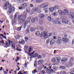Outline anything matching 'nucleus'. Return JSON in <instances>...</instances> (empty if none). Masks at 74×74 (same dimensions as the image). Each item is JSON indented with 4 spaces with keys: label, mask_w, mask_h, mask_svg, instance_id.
Wrapping results in <instances>:
<instances>
[{
    "label": "nucleus",
    "mask_w": 74,
    "mask_h": 74,
    "mask_svg": "<svg viewBox=\"0 0 74 74\" xmlns=\"http://www.w3.org/2000/svg\"><path fill=\"white\" fill-rule=\"evenodd\" d=\"M12 22L13 23H12L13 24L14 23H16V20H12Z\"/></svg>",
    "instance_id": "59"
},
{
    "label": "nucleus",
    "mask_w": 74,
    "mask_h": 74,
    "mask_svg": "<svg viewBox=\"0 0 74 74\" xmlns=\"http://www.w3.org/2000/svg\"><path fill=\"white\" fill-rule=\"evenodd\" d=\"M61 42H62L57 40V44H60V43H61Z\"/></svg>",
    "instance_id": "39"
},
{
    "label": "nucleus",
    "mask_w": 74,
    "mask_h": 74,
    "mask_svg": "<svg viewBox=\"0 0 74 74\" xmlns=\"http://www.w3.org/2000/svg\"><path fill=\"white\" fill-rule=\"evenodd\" d=\"M19 1H20V3H22L23 2V0H18Z\"/></svg>",
    "instance_id": "58"
},
{
    "label": "nucleus",
    "mask_w": 74,
    "mask_h": 74,
    "mask_svg": "<svg viewBox=\"0 0 74 74\" xmlns=\"http://www.w3.org/2000/svg\"><path fill=\"white\" fill-rule=\"evenodd\" d=\"M30 6L31 8H32L34 7V5L32 4H30Z\"/></svg>",
    "instance_id": "54"
},
{
    "label": "nucleus",
    "mask_w": 74,
    "mask_h": 74,
    "mask_svg": "<svg viewBox=\"0 0 74 74\" xmlns=\"http://www.w3.org/2000/svg\"><path fill=\"white\" fill-rule=\"evenodd\" d=\"M36 34L37 36H39V35H40V33L39 32H36Z\"/></svg>",
    "instance_id": "29"
},
{
    "label": "nucleus",
    "mask_w": 74,
    "mask_h": 74,
    "mask_svg": "<svg viewBox=\"0 0 74 74\" xmlns=\"http://www.w3.org/2000/svg\"><path fill=\"white\" fill-rule=\"evenodd\" d=\"M15 8L12 7L11 9L9 10V14H11V12L12 13H14L15 12Z\"/></svg>",
    "instance_id": "6"
},
{
    "label": "nucleus",
    "mask_w": 74,
    "mask_h": 74,
    "mask_svg": "<svg viewBox=\"0 0 74 74\" xmlns=\"http://www.w3.org/2000/svg\"><path fill=\"white\" fill-rule=\"evenodd\" d=\"M34 66H37V62L36 61L34 63Z\"/></svg>",
    "instance_id": "55"
},
{
    "label": "nucleus",
    "mask_w": 74,
    "mask_h": 74,
    "mask_svg": "<svg viewBox=\"0 0 74 74\" xmlns=\"http://www.w3.org/2000/svg\"><path fill=\"white\" fill-rule=\"evenodd\" d=\"M41 1H42V0H36V3H40Z\"/></svg>",
    "instance_id": "34"
},
{
    "label": "nucleus",
    "mask_w": 74,
    "mask_h": 74,
    "mask_svg": "<svg viewBox=\"0 0 74 74\" xmlns=\"http://www.w3.org/2000/svg\"><path fill=\"white\" fill-rule=\"evenodd\" d=\"M65 66H66V67H69V66H70V65H69V63L66 64H65Z\"/></svg>",
    "instance_id": "40"
},
{
    "label": "nucleus",
    "mask_w": 74,
    "mask_h": 74,
    "mask_svg": "<svg viewBox=\"0 0 74 74\" xmlns=\"http://www.w3.org/2000/svg\"><path fill=\"white\" fill-rule=\"evenodd\" d=\"M24 66L25 67L27 68V63H25V64L24 65Z\"/></svg>",
    "instance_id": "46"
},
{
    "label": "nucleus",
    "mask_w": 74,
    "mask_h": 74,
    "mask_svg": "<svg viewBox=\"0 0 74 74\" xmlns=\"http://www.w3.org/2000/svg\"><path fill=\"white\" fill-rule=\"evenodd\" d=\"M30 7L28 6L26 8V11L27 12L29 13L30 11Z\"/></svg>",
    "instance_id": "19"
},
{
    "label": "nucleus",
    "mask_w": 74,
    "mask_h": 74,
    "mask_svg": "<svg viewBox=\"0 0 74 74\" xmlns=\"http://www.w3.org/2000/svg\"><path fill=\"white\" fill-rule=\"evenodd\" d=\"M49 41H50V39H49L47 40L46 41V42L47 43H49Z\"/></svg>",
    "instance_id": "53"
},
{
    "label": "nucleus",
    "mask_w": 74,
    "mask_h": 74,
    "mask_svg": "<svg viewBox=\"0 0 74 74\" xmlns=\"http://www.w3.org/2000/svg\"><path fill=\"white\" fill-rule=\"evenodd\" d=\"M55 9L56 10H57V9H58V6L57 5L55 6L54 7V9Z\"/></svg>",
    "instance_id": "41"
},
{
    "label": "nucleus",
    "mask_w": 74,
    "mask_h": 74,
    "mask_svg": "<svg viewBox=\"0 0 74 74\" xmlns=\"http://www.w3.org/2000/svg\"><path fill=\"white\" fill-rule=\"evenodd\" d=\"M27 15V14L26 13L25 15L23 14L21 15L19 17H18V20H21V19H25L26 18V15Z\"/></svg>",
    "instance_id": "5"
},
{
    "label": "nucleus",
    "mask_w": 74,
    "mask_h": 74,
    "mask_svg": "<svg viewBox=\"0 0 74 74\" xmlns=\"http://www.w3.org/2000/svg\"><path fill=\"white\" fill-rule=\"evenodd\" d=\"M25 40L26 41H28V37H25Z\"/></svg>",
    "instance_id": "45"
},
{
    "label": "nucleus",
    "mask_w": 74,
    "mask_h": 74,
    "mask_svg": "<svg viewBox=\"0 0 74 74\" xmlns=\"http://www.w3.org/2000/svg\"><path fill=\"white\" fill-rule=\"evenodd\" d=\"M40 29L41 30H43V29H44V28L42 27H41L40 28Z\"/></svg>",
    "instance_id": "61"
},
{
    "label": "nucleus",
    "mask_w": 74,
    "mask_h": 74,
    "mask_svg": "<svg viewBox=\"0 0 74 74\" xmlns=\"http://www.w3.org/2000/svg\"><path fill=\"white\" fill-rule=\"evenodd\" d=\"M47 69V70L46 71V72L48 73H53L55 71L53 69L48 70V69Z\"/></svg>",
    "instance_id": "8"
},
{
    "label": "nucleus",
    "mask_w": 74,
    "mask_h": 74,
    "mask_svg": "<svg viewBox=\"0 0 74 74\" xmlns=\"http://www.w3.org/2000/svg\"><path fill=\"white\" fill-rule=\"evenodd\" d=\"M47 19L48 20H49V21H52V18L50 16L48 17Z\"/></svg>",
    "instance_id": "33"
},
{
    "label": "nucleus",
    "mask_w": 74,
    "mask_h": 74,
    "mask_svg": "<svg viewBox=\"0 0 74 74\" xmlns=\"http://www.w3.org/2000/svg\"><path fill=\"white\" fill-rule=\"evenodd\" d=\"M23 8L22 7H19V10H22Z\"/></svg>",
    "instance_id": "64"
},
{
    "label": "nucleus",
    "mask_w": 74,
    "mask_h": 74,
    "mask_svg": "<svg viewBox=\"0 0 74 74\" xmlns=\"http://www.w3.org/2000/svg\"><path fill=\"white\" fill-rule=\"evenodd\" d=\"M61 74H66V71H63L62 72H61Z\"/></svg>",
    "instance_id": "47"
},
{
    "label": "nucleus",
    "mask_w": 74,
    "mask_h": 74,
    "mask_svg": "<svg viewBox=\"0 0 74 74\" xmlns=\"http://www.w3.org/2000/svg\"><path fill=\"white\" fill-rule=\"evenodd\" d=\"M35 30V29H34V28L32 27L30 28V31L31 32H33V31Z\"/></svg>",
    "instance_id": "32"
},
{
    "label": "nucleus",
    "mask_w": 74,
    "mask_h": 74,
    "mask_svg": "<svg viewBox=\"0 0 74 74\" xmlns=\"http://www.w3.org/2000/svg\"><path fill=\"white\" fill-rule=\"evenodd\" d=\"M16 37L17 38H20L21 37V36L19 35H17L16 36Z\"/></svg>",
    "instance_id": "57"
},
{
    "label": "nucleus",
    "mask_w": 74,
    "mask_h": 74,
    "mask_svg": "<svg viewBox=\"0 0 74 74\" xmlns=\"http://www.w3.org/2000/svg\"><path fill=\"white\" fill-rule=\"evenodd\" d=\"M18 17H19V13L16 12L15 14V15L14 16V19L15 20L16 19H17L18 18Z\"/></svg>",
    "instance_id": "7"
},
{
    "label": "nucleus",
    "mask_w": 74,
    "mask_h": 74,
    "mask_svg": "<svg viewBox=\"0 0 74 74\" xmlns=\"http://www.w3.org/2000/svg\"><path fill=\"white\" fill-rule=\"evenodd\" d=\"M48 5V3H44L42 4L41 6V7L43 8L44 10H47V6Z\"/></svg>",
    "instance_id": "4"
},
{
    "label": "nucleus",
    "mask_w": 74,
    "mask_h": 74,
    "mask_svg": "<svg viewBox=\"0 0 74 74\" xmlns=\"http://www.w3.org/2000/svg\"><path fill=\"white\" fill-rule=\"evenodd\" d=\"M57 40L58 41H61L62 42V38L60 37H58L57 38Z\"/></svg>",
    "instance_id": "35"
},
{
    "label": "nucleus",
    "mask_w": 74,
    "mask_h": 74,
    "mask_svg": "<svg viewBox=\"0 0 74 74\" xmlns=\"http://www.w3.org/2000/svg\"><path fill=\"white\" fill-rule=\"evenodd\" d=\"M37 72V71L36 69H34L33 71H32V73L33 74H34V73H36Z\"/></svg>",
    "instance_id": "44"
},
{
    "label": "nucleus",
    "mask_w": 74,
    "mask_h": 74,
    "mask_svg": "<svg viewBox=\"0 0 74 74\" xmlns=\"http://www.w3.org/2000/svg\"><path fill=\"white\" fill-rule=\"evenodd\" d=\"M58 12L60 14V15H64V13L63 12L60 10H58Z\"/></svg>",
    "instance_id": "14"
},
{
    "label": "nucleus",
    "mask_w": 74,
    "mask_h": 74,
    "mask_svg": "<svg viewBox=\"0 0 74 74\" xmlns=\"http://www.w3.org/2000/svg\"><path fill=\"white\" fill-rule=\"evenodd\" d=\"M40 37H44V39L46 40L48 37V33L46 31L44 32H42L41 34Z\"/></svg>",
    "instance_id": "2"
},
{
    "label": "nucleus",
    "mask_w": 74,
    "mask_h": 74,
    "mask_svg": "<svg viewBox=\"0 0 74 74\" xmlns=\"http://www.w3.org/2000/svg\"><path fill=\"white\" fill-rule=\"evenodd\" d=\"M56 19H55L54 21H53V22L55 23L56 24H60L61 23L59 21H57L55 20Z\"/></svg>",
    "instance_id": "17"
},
{
    "label": "nucleus",
    "mask_w": 74,
    "mask_h": 74,
    "mask_svg": "<svg viewBox=\"0 0 74 74\" xmlns=\"http://www.w3.org/2000/svg\"><path fill=\"white\" fill-rule=\"evenodd\" d=\"M43 63H44V60H40L38 61V63L39 64H42Z\"/></svg>",
    "instance_id": "13"
},
{
    "label": "nucleus",
    "mask_w": 74,
    "mask_h": 74,
    "mask_svg": "<svg viewBox=\"0 0 74 74\" xmlns=\"http://www.w3.org/2000/svg\"><path fill=\"white\" fill-rule=\"evenodd\" d=\"M5 45L6 46H7L8 47L9 46V44H8V43L7 42H6V43H5Z\"/></svg>",
    "instance_id": "42"
},
{
    "label": "nucleus",
    "mask_w": 74,
    "mask_h": 74,
    "mask_svg": "<svg viewBox=\"0 0 74 74\" xmlns=\"http://www.w3.org/2000/svg\"><path fill=\"white\" fill-rule=\"evenodd\" d=\"M61 69H65L66 68H65V67L63 66H62L61 67Z\"/></svg>",
    "instance_id": "50"
},
{
    "label": "nucleus",
    "mask_w": 74,
    "mask_h": 74,
    "mask_svg": "<svg viewBox=\"0 0 74 74\" xmlns=\"http://www.w3.org/2000/svg\"><path fill=\"white\" fill-rule=\"evenodd\" d=\"M36 21V18H32L31 19V22L32 23H34Z\"/></svg>",
    "instance_id": "22"
},
{
    "label": "nucleus",
    "mask_w": 74,
    "mask_h": 74,
    "mask_svg": "<svg viewBox=\"0 0 74 74\" xmlns=\"http://www.w3.org/2000/svg\"><path fill=\"white\" fill-rule=\"evenodd\" d=\"M39 17L40 18H44L45 17V14H40L39 15Z\"/></svg>",
    "instance_id": "10"
},
{
    "label": "nucleus",
    "mask_w": 74,
    "mask_h": 74,
    "mask_svg": "<svg viewBox=\"0 0 74 74\" xmlns=\"http://www.w3.org/2000/svg\"><path fill=\"white\" fill-rule=\"evenodd\" d=\"M49 10H50L51 12H53L54 10V8L53 7H51L49 8Z\"/></svg>",
    "instance_id": "24"
},
{
    "label": "nucleus",
    "mask_w": 74,
    "mask_h": 74,
    "mask_svg": "<svg viewBox=\"0 0 74 74\" xmlns=\"http://www.w3.org/2000/svg\"><path fill=\"white\" fill-rule=\"evenodd\" d=\"M29 52H31V51H33V48L31 46L29 47Z\"/></svg>",
    "instance_id": "30"
},
{
    "label": "nucleus",
    "mask_w": 74,
    "mask_h": 74,
    "mask_svg": "<svg viewBox=\"0 0 74 74\" xmlns=\"http://www.w3.org/2000/svg\"><path fill=\"white\" fill-rule=\"evenodd\" d=\"M31 18L30 17H29L28 18V22H30V20Z\"/></svg>",
    "instance_id": "60"
},
{
    "label": "nucleus",
    "mask_w": 74,
    "mask_h": 74,
    "mask_svg": "<svg viewBox=\"0 0 74 74\" xmlns=\"http://www.w3.org/2000/svg\"><path fill=\"white\" fill-rule=\"evenodd\" d=\"M69 39L67 38H63L62 39V41L63 42H67L69 41Z\"/></svg>",
    "instance_id": "9"
},
{
    "label": "nucleus",
    "mask_w": 74,
    "mask_h": 74,
    "mask_svg": "<svg viewBox=\"0 0 74 74\" xmlns=\"http://www.w3.org/2000/svg\"><path fill=\"white\" fill-rule=\"evenodd\" d=\"M34 51L33 52L29 54L30 56L32 57V58H35L36 57H37L38 58H42L41 56L38 55V54L36 53H34Z\"/></svg>",
    "instance_id": "1"
},
{
    "label": "nucleus",
    "mask_w": 74,
    "mask_h": 74,
    "mask_svg": "<svg viewBox=\"0 0 74 74\" xmlns=\"http://www.w3.org/2000/svg\"><path fill=\"white\" fill-rule=\"evenodd\" d=\"M8 41H9V43L10 45H11V43H12V41H10L9 39L8 40Z\"/></svg>",
    "instance_id": "49"
},
{
    "label": "nucleus",
    "mask_w": 74,
    "mask_h": 74,
    "mask_svg": "<svg viewBox=\"0 0 74 74\" xmlns=\"http://www.w3.org/2000/svg\"><path fill=\"white\" fill-rule=\"evenodd\" d=\"M55 42V40L54 39H52L51 40L50 42L51 45H53Z\"/></svg>",
    "instance_id": "11"
},
{
    "label": "nucleus",
    "mask_w": 74,
    "mask_h": 74,
    "mask_svg": "<svg viewBox=\"0 0 74 74\" xmlns=\"http://www.w3.org/2000/svg\"><path fill=\"white\" fill-rule=\"evenodd\" d=\"M25 21V20L23 19H21L20 20L18 21L19 23L20 24H22L23 23V22Z\"/></svg>",
    "instance_id": "18"
},
{
    "label": "nucleus",
    "mask_w": 74,
    "mask_h": 74,
    "mask_svg": "<svg viewBox=\"0 0 74 74\" xmlns=\"http://www.w3.org/2000/svg\"><path fill=\"white\" fill-rule=\"evenodd\" d=\"M61 59V58L60 57H58L57 58V60L58 61H60Z\"/></svg>",
    "instance_id": "36"
},
{
    "label": "nucleus",
    "mask_w": 74,
    "mask_h": 74,
    "mask_svg": "<svg viewBox=\"0 0 74 74\" xmlns=\"http://www.w3.org/2000/svg\"><path fill=\"white\" fill-rule=\"evenodd\" d=\"M8 7L9 8V10L12 8L11 5L10 4H9V3L8 2H7L6 3H4V8L5 9H7Z\"/></svg>",
    "instance_id": "3"
},
{
    "label": "nucleus",
    "mask_w": 74,
    "mask_h": 74,
    "mask_svg": "<svg viewBox=\"0 0 74 74\" xmlns=\"http://www.w3.org/2000/svg\"><path fill=\"white\" fill-rule=\"evenodd\" d=\"M67 59L66 58H63L61 60L62 62H66Z\"/></svg>",
    "instance_id": "16"
},
{
    "label": "nucleus",
    "mask_w": 74,
    "mask_h": 74,
    "mask_svg": "<svg viewBox=\"0 0 74 74\" xmlns=\"http://www.w3.org/2000/svg\"><path fill=\"white\" fill-rule=\"evenodd\" d=\"M69 66H71V65H73V64H74V62H72L71 61H69Z\"/></svg>",
    "instance_id": "23"
},
{
    "label": "nucleus",
    "mask_w": 74,
    "mask_h": 74,
    "mask_svg": "<svg viewBox=\"0 0 74 74\" xmlns=\"http://www.w3.org/2000/svg\"><path fill=\"white\" fill-rule=\"evenodd\" d=\"M19 44H21L22 45H23V44H25V41L23 40H22L21 41V42H19Z\"/></svg>",
    "instance_id": "25"
},
{
    "label": "nucleus",
    "mask_w": 74,
    "mask_h": 74,
    "mask_svg": "<svg viewBox=\"0 0 74 74\" xmlns=\"http://www.w3.org/2000/svg\"><path fill=\"white\" fill-rule=\"evenodd\" d=\"M22 27V26H20V27H18L17 29V30L18 31H20V30H21Z\"/></svg>",
    "instance_id": "37"
},
{
    "label": "nucleus",
    "mask_w": 74,
    "mask_h": 74,
    "mask_svg": "<svg viewBox=\"0 0 74 74\" xmlns=\"http://www.w3.org/2000/svg\"><path fill=\"white\" fill-rule=\"evenodd\" d=\"M24 48H25V49H27L28 48H29V46L25 45L24 46Z\"/></svg>",
    "instance_id": "48"
},
{
    "label": "nucleus",
    "mask_w": 74,
    "mask_h": 74,
    "mask_svg": "<svg viewBox=\"0 0 74 74\" xmlns=\"http://www.w3.org/2000/svg\"><path fill=\"white\" fill-rule=\"evenodd\" d=\"M51 36H52V34H51V33H49L48 34V36L49 37H51Z\"/></svg>",
    "instance_id": "52"
},
{
    "label": "nucleus",
    "mask_w": 74,
    "mask_h": 74,
    "mask_svg": "<svg viewBox=\"0 0 74 74\" xmlns=\"http://www.w3.org/2000/svg\"><path fill=\"white\" fill-rule=\"evenodd\" d=\"M29 29L28 28H27L25 30V33L26 34H27L29 33Z\"/></svg>",
    "instance_id": "31"
},
{
    "label": "nucleus",
    "mask_w": 74,
    "mask_h": 74,
    "mask_svg": "<svg viewBox=\"0 0 74 74\" xmlns=\"http://www.w3.org/2000/svg\"><path fill=\"white\" fill-rule=\"evenodd\" d=\"M62 22H64V23H68L69 22V21L67 20L64 19H62Z\"/></svg>",
    "instance_id": "15"
},
{
    "label": "nucleus",
    "mask_w": 74,
    "mask_h": 74,
    "mask_svg": "<svg viewBox=\"0 0 74 74\" xmlns=\"http://www.w3.org/2000/svg\"><path fill=\"white\" fill-rule=\"evenodd\" d=\"M42 70V68H39L38 69V70L39 71H40Z\"/></svg>",
    "instance_id": "63"
},
{
    "label": "nucleus",
    "mask_w": 74,
    "mask_h": 74,
    "mask_svg": "<svg viewBox=\"0 0 74 74\" xmlns=\"http://www.w3.org/2000/svg\"><path fill=\"white\" fill-rule=\"evenodd\" d=\"M69 17L71 18H74V16H73L72 14H70Z\"/></svg>",
    "instance_id": "28"
},
{
    "label": "nucleus",
    "mask_w": 74,
    "mask_h": 74,
    "mask_svg": "<svg viewBox=\"0 0 74 74\" xmlns=\"http://www.w3.org/2000/svg\"><path fill=\"white\" fill-rule=\"evenodd\" d=\"M53 16H56V13L55 12L52 14Z\"/></svg>",
    "instance_id": "62"
},
{
    "label": "nucleus",
    "mask_w": 74,
    "mask_h": 74,
    "mask_svg": "<svg viewBox=\"0 0 74 74\" xmlns=\"http://www.w3.org/2000/svg\"><path fill=\"white\" fill-rule=\"evenodd\" d=\"M22 6L24 7V8H25V7H27V4L26 3H24L23 4Z\"/></svg>",
    "instance_id": "27"
},
{
    "label": "nucleus",
    "mask_w": 74,
    "mask_h": 74,
    "mask_svg": "<svg viewBox=\"0 0 74 74\" xmlns=\"http://www.w3.org/2000/svg\"><path fill=\"white\" fill-rule=\"evenodd\" d=\"M33 10H34V12H37L38 10V7L37 6L35 8L33 9Z\"/></svg>",
    "instance_id": "20"
},
{
    "label": "nucleus",
    "mask_w": 74,
    "mask_h": 74,
    "mask_svg": "<svg viewBox=\"0 0 74 74\" xmlns=\"http://www.w3.org/2000/svg\"><path fill=\"white\" fill-rule=\"evenodd\" d=\"M51 61L52 62H55L56 61V60L55 58H53L52 59Z\"/></svg>",
    "instance_id": "38"
},
{
    "label": "nucleus",
    "mask_w": 74,
    "mask_h": 74,
    "mask_svg": "<svg viewBox=\"0 0 74 74\" xmlns=\"http://www.w3.org/2000/svg\"><path fill=\"white\" fill-rule=\"evenodd\" d=\"M64 12L66 15H69V11L68 10H67L66 9H65L64 10Z\"/></svg>",
    "instance_id": "12"
},
{
    "label": "nucleus",
    "mask_w": 74,
    "mask_h": 74,
    "mask_svg": "<svg viewBox=\"0 0 74 74\" xmlns=\"http://www.w3.org/2000/svg\"><path fill=\"white\" fill-rule=\"evenodd\" d=\"M39 21V23L40 25H42V24H43V23H44V21H43V20L42 19H40Z\"/></svg>",
    "instance_id": "21"
},
{
    "label": "nucleus",
    "mask_w": 74,
    "mask_h": 74,
    "mask_svg": "<svg viewBox=\"0 0 74 74\" xmlns=\"http://www.w3.org/2000/svg\"><path fill=\"white\" fill-rule=\"evenodd\" d=\"M53 69H54V70L55 71H56L58 70V68L55 66H54L53 67Z\"/></svg>",
    "instance_id": "26"
},
{
    "label": "nucleus",
    "mask_w": 74,
    "mask_h": 74,
    "mask_svg": "<svg viewBox=\"0 0 74 74\" xmlns=\"http://www.w3.org/2000/svg\"><path fill=\"white\" fill-rule=\"evenodd\" d=\"M70 73L71 74H74V71L70 72Z\"/></svg>",
    "instance_id": "51"
},
{
    "label": "nucleus",
    "mask_w": 74,
    "mask_h": 74,
    "mask_svg": "<svg viewBox=\"0 0 74 74\" xmlns=\"http://www.w3.org/2000/svg\"><path fill=\"white\" fill-rule=\"evenodd\" d=\"M27 22L26 21L25 22V23L24 24V26H26L27 25Z\"/></svg>",
    "instance_id": "56"
},
{
    "label": "nucleus",
    "mask_w": 74,
    "mask_h": 74,
    "mask_svg": "<svg viewBox=\"0 0 74 74\" xmlns=\"http://www.w3.org/2000/svg\"><path fill=\"white\" fill-rule=\"evenodd\" d=\"M34 10H32V11L31 10L29 12V13L30 14H33V12H34Z\"/></svg>",
    "instance_id": "43"
}]
</instances>
